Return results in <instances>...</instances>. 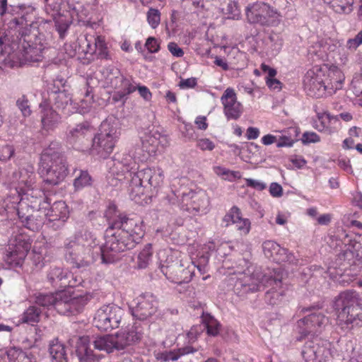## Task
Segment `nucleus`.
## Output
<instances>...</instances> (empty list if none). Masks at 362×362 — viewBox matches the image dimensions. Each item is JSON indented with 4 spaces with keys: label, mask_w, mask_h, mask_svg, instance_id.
Here are the masks:
<instances>
[{
    "label": "nucleus",
    "mask_w": 362,
    "mask_h": 362,
    "mask_svg": "<svg viewBox=\"0 0 362 362\" xmlns=\"http://www.w3.org/2000/svg\"><path fill=\"white\" fill-rule=\"evenodd\" d=\"M16 105L24 116L30 115L31 110L28 105V100L24 95L17 100Z\"/></svg>",
    "instance_id": "obj_49"
},
{
    "label": "nucleus",
    "mask_w": 362,
    "mask_h": 362,
    "mask_svg": "<svg viewBox=\"0 0 362 362\" xmlns=\"http://www.w3.org/2000/svg\"><path fill=\"white\" fill-rule=\"evenodd\" d=\"M144 235L142 228H107L105 245L102 247V262L114 263L119 259V253L133 248Z\"/></svg>",
    "instance_id": "obj_3"
},
{
    "label": "nucleus",
    "mask_w": 362,
    "mask_h": 362,
    "mask_svg": "<svg viewBox=\"0 0 362 362\" xmlns=\"http://www.w3.org/2000/svg\"><path fill=\"white\" fill-rule=\"evenodd\" d=\"M331 6L337 13H349L352 11L353 0H323Z\"/></svg>",
    "instance_id": "obj_35"
},
{
    "label": "nucleus",
    "mask_w": 362,
    "mask_h": 362,
    "mask_svg": "<svg viewBox=\"0 0 362 362\" xmlns=\"http://www.w3.org/2000/svg\"><path fill=\"white\" fill-rule=\"evenodd\" d=\"M78 243L74 242L67 247V253L70 257L86 266L95 262L100 255L102 247L96 243V240L90 238L83 241L78 239Z\"/></svg>",
    "instance_id": "obj_12"
},
{
    "label": "nucleus",
    "mask_w": 362,
    "mask_h": 362,
    "mask_svg": "<svg viewBox=\"0 0 362 362\" xmlns=\"http://www.w3.org/2000/svg\"><path fill=\"white\" fill-rule=\"evenodd\" d=\"M94 41L95 52H98V57L101 59H110L104 39L100 36H97L94 38Z\"/></svg>",
    "instance_id": "obj_45"
},
{
    "label": "nucleus",
    "mask_w": 362,
    "mask_h": 362,
    "mask_svg": "<svg viewBox=\"0 0 362 362\" xmlns=\"http://www.w3.org/2000/svg\"><path fill=\"white\" fill-rule=\"evenodd\" d=\"M136 89L138 90L139 95L142 97L145 100H150L151 99L152 95L150 90L145 86H136Z\"/></svg>",
    "instance_id": "obj_61"
},
{
    "label": "nucleus",
    "mask_w": 362,
    "mask_h": 362,
    "mask_svg": "<svg viewBox=\"0 0 362 362\" xmlns=\"http://www.w3.org/2000/svg\"><path fill=\"white\" fill-rule=\"evenodd\" d=\"M351 88L356 96L362 95V77L353 80Z\"/></svg>",
    "instance_id": "obj_60"
},
{
    "label": "nucleus",
    "mask_w": 362,
    "mask_h": 362,
    "mask_svg": "<svg viewBox=\"0 0 362 362\" xmlns=\"http://www.w3.org/2000/svg\"><path fill=\"white\" fill-rule=\"evenodd\" d=\"M320 141V137L315 132H305L303 134V141L304 143H317Z\"/></svg>",
    "instance_id": "obj_58"
},
{
    "label": "nucleus",
    "mask_w": 362,
    "mask_h": 362,
    "mask_svg": "<svg viewBox=\"0 0 362 362\" xmlns=\"http://www.w3.org/2000/svg\"><path fill=\"white\" fill-rule=\"evenodd\" d=\"M136 301V306L132 308V314L137 319L144 320L156 313L158 301L153 295L151 293L141 295Z\"/></svg>",
    "instance_id": "obj_21"
},
{
    "label": "nucleus",
    "mask_w": 362,
    "mask_h": 362,
    "mask_svg": "<svg viewBox=\"0 0 362 362\" xmlns=\"http://www.w3.org/2000/svg\"><path fill=\"white\" fill-rule=\"evenodd\" d=\"M362 322V308L360 305L344 307L337 316V323L342 329H349Z\"/></svg>",
    "instance_id": "obj_24"
},
{
    "label": "nucleus",
    "mask_w": 362,
    "mask_h": 362,
    "mask_svg": "<svg viewBox=\"0 0 362 362\" xmlns=\"http://www.w3.org/2000/svg\"><path fill=\"white\" fill-rule=\"evenodd\" d=\"M281 251H278L277 253L272 258V260L277 263L282 262H288L289 264H296L297 259L293 255V254L289 253L288 250L284 247H280V250Z\"/></svg>",
    "instance_id": "obj_40"
},
{
    "label": "nucleus",
    "mask_w": 362,
    "mask_h": 362,
    "mask_svg": "<svg viewBox=\"0 0 362 362\" xmlns=\"http://www.w3.org/2000/svg\"><path fill=\"white\" fill-rule=\"evenodd\" d=\"M362 44V30L360 31L354 38L349 39L346 42V47L355 51Z\"/></svg>",
    "instance_id": "obj_51"
},
{
    "label": "nucleus",
    "mask_w": 362,
    "mask_h": 362,
    "mask_svg": "<svg viewBox=\"0 0 362 362\" xmlns=\"http://www.w3.org/2000/svg\"><path fill=\"white\" fill-rule=\"evenodd\" d=\"M197 351L194 347L187 346L176 350L158 351L155 354V357L157 362H176L181 356Z\"/></svg>",
    "instance_id": "obj_27"
},
{
    "label": "nucleus",
    "mask_w": 362,
    "mask_h": 362,
    "mask_svg": "<svg viewBox=\"0 0 362 362\" xmlns=\"http://www.w3.org/2000/svg\"><path fill=\"white\" fill-rule=\"evenodd\" d=\"M124 314V310L116 305H103L96 310L93 323L99 330L110 331L122 324Z\"/></svg>",
    "instance_id": "obj_11"
},
{
    "label": "nucleus",
    "mask_w": 362,
    "mask_h": 362,
    "mask_svg": "<svg viewBox=\"0 0 362 362\" xmlns=\"http://www.w3.org/2000/svg\"><path fill=\"white\" fill-rule=\"evenodd\" d=\"M194 266H185L179 260L173 261L171 264L161 267V272L171 282L181 284L191 281L194 274Z\"/></svg>",
    "instance_id": "obj_18"
},
{
    "label": "nucleus",
    "mask_w": 362,
    "mask_h": 362,
    "mask_svg": "<svg viewBox=\"0 0 362 362\" xmlns=\"http://www.w3.org/2000/svg\"><path fill=\"white\" fill-rule=\"evenodd\" d=\"M119 134L115 126L108 121H103L100 132L93 139L91 153L102 158L107 157L113 151Z\"/></svg>",
    "instance_id": "obj_10"
},
{
    "label": "nucleus",
    "mask_w": 362,
    "mask_h": 362,
    "mask_svg": "<svg viewBox=\"0 0 362 362\" xmlns=\"http://www.w3.org/2000/svg\"><path fill=\"white\" fill-rule=\"evenodd\" d=\"M223 221L226 223V226L234 224L239 225L240 226H250L249 219L243 218L240 209L235 206H233L225 215Z\"/></svg>",
    "instance_id": "obj_31"
},
{
    "label": "nucleus",
    "mask_w": 362,
    "mask_h": 362,
    "mask_svg": "<svg viewBox=\"0 0 362 362\" xmlns=\"http://www.w3.org/2000/svg\"><path fill=\"white\" fill-rule=\"evenodd\" d=\"M168 49L176 57H181L184 54L183 50L175 42H170L168 45Z\"/></svg>",
    "instance_id": "obj_59"
},
{
    "label": "nucleus",
    "mask_w": 362,
    "mask_h": 362,
    "mask_svg": "<svg viewBox=\"0 0 362 362\" xmlns=\"http://www.w3.org/2000/svg\"><path fill=\"white\" fill-rule=\"evenodd\" d=\"M352 247L357 254L360 263L362 262V236H352Z\"/></svg>",
    "instance_id": "obj_48"
},
{
    "label": "nucleus",
    "mask_w": 362,
    "mask_h": 362,
    "mask_svg": "<svg viewBox=\"0 0 362 362\" xmlns=\"http://www.w3.org/2000/svg\"><path fill=\"white\" fill-rule=\"evenodd\" d=\"M246 186L253 188L258 191H262L267 187V185L260 180H255L252 178H245Z\"/></svg>",
    "instance_id": "obj_52"
},
{
    "label": "nucleus",
    "mask_w": 362,
    "mask_h": 362,
    "mask_svg": "<svg viewBox=\"0 0 362 362\" xmlns=\"http://www.w3.org/2000/svg\"><path fill=\"white\" fill-rule=\"evenodd\" d=\"M280 247L279 244L272 240L265 241L262 245L264 255L272 259L277 252L280 251Z\"/></svg>",
    "instance_id": "obj_46"
},
{
    "label": "nucleus",
    "mask_w": 362,
    "mask_h": 362,
    "mask_svg": "<svg viewBox=\"0 0 362 362\" xmlns=\"http://www.w3.org/2000/svg\"><path fill=\"white\" fill-rule=\"evenodd\" d=\"M336 229L330 233L327 243L337 253V266L343 267L341 281L349 284L358 274L361 263L352 247V235H349L344 228Z\"/></svg>",
    "instance_id": "obj_1"
},
{
    "label": "nucleus",
    "mask_w": 362,
    "mask_h": 362,
    "mask_svg": "<svg viewBox=\"0 0 362 362\" xmlns=\"http://www.w3.org/2000/svg\"><path fill=\"white\" fill-rule=\"evenodd\" d=\"M293 144V140L291 137L286 136H281L277 141V147L291 146Z\"/></svg>",
    "instance_id": "obj_64"
},
{
    "label": "nucleus",
    "mask_w": 362,
    "mask_h": 362,
    "mask_svg": "<svg viewBox=\"0 0 362 362\" xmlns=\"http://www.w3.org/2000/svg\"><path fill=\"white\" fill-rule=\"evenodd\" d=\"M43 193L33 186L21 193L8 195L3 202L5 210L14 209L20 218L28 219L29 214L40 208Z\"/></svg>",
    "instance_id": "obj_6"
},
{
    "label": "nucleus",
    "mask_w": 362,
    "mask_h": 362,
    "mask_svg": "<svg viewBox=\"0 0 362 362\" xmlns=\"http://www.w3.org/2000/svg\"><path fill=\"white\" fill-rule=\"evenodd\" d=\"M356 305H360L358 293L352 291H346L341 293L336 300V306L337 308L341 305L344 308L348 306L353 307Z\"/></svg>",
    "instance_id": "obj_34"
},
{
    "label": "nucleus",
    "mask_w": 362,
    "mask_h": 362,
    "mask_svg": "<svg viewBox=\"0 0 362 362\" xmlns=\"http://www.w3.org/2000/svg\"><path fill=\"white\" fill-rule=\"evenodd\" d=\"M203 327L207 329V334L211 336H216L219 333L220 325L218 321L211 315H206L204 317Z\"/></svg>",
    "instance_id": "obj_41"
},
{
    "label": "nucleus",
    "mask_w": 362,
    "mask_h": 362,
    "mask_svg": "<svg viewBox=\"0 0 362 362\" xmlns=\"http://www.w3.org/2000/svg\"><path fill=\"white\" fill-rule=\"evenodd\" d=\"M30 247V236L23 231V228H17L8 240L4 257V261L12 267L22 265Z\"/></svg>",
    "instance_id": "obj_7"
},
{
    "label": "nucleus",
    "mask_w": 362,
    "mask_h": 362,
    "mask_svg": "<svg viewBox=\"0 0 362 362\" xmlns=\"http://www.w3.org/2000/svg\"><path fill=\"white\" fill-rule=\"evenodd\" d=\"M141 334L133 330H122L115 334H106L97 337L92 341V344L97 350L111 353L115 350H123L132 343L139 340Z\"/></svg>",
    "instance_id": "obj_8"
},
{
    "label": "nucleus",
    "mask_w": 362,
    "mask_h": 362,
    "mask_svg": "<svg viewBox=\"0 0 362 362\" xmlns=\"http://www.w3.org/2000/svg\"><path fill=\"white\" fill-rule=\"evenodd\" d=\"M104 215L109 226H119L124 224L138 226L139 223V217L136 214H118L117 206L113 203L109 204Z\"/></svg>",
    "instance_id": "obj_23"
},
{
    "label": "nucleus",
    "mask_w": 362,
    "mask_h": 362,
    "mask_svg": "<svg viewBox=\"0 0 362 362\" xmlns=\"http://www.w3.org/2000/svg\"><path fill=\"white\" fill-rule=\"evenodd\" d=\"M106 83L116 90L113 95V100L119 101L127 98V96L136 89V86L131 78H125L117 69L105 68L103 70Z\"/></svg>",
    "instance_id": "obj_13"
},
{
    "label": "nucleus",
    "mask_w": 362,
    "mask_h": 362,
    "mask_svg": "<svg viewBox=\"0 0 362 362\" xmlns=\"http://www.w3.org/2000/svg\"><path fill=\"white\" fill-rule=\"evenodd\" d=\"M328 318L321 312L312 313L297 322L296 329L300 337L299 340L306 336L320 333L328 325Z\"/></svg>",
    "instance_id": "obj_15"
},
{
    "label": "nucleus",
    "mask_w": 362,
    "mask_h": 362,
    "mask_svg": "<svg viewBox=\"0 0 362 362\" xmlns=\"http://www.w3.org/2000/svg\"><path fill=\"white\" fill-rule=\"evenodd\" d=\"M91 177L86 171H80L78 175L76 177L74 181V186L76 190H80L91 185Z\"/></svg>",
    "instance_id": "obj_43"
},
{
    "label": "nucleus",
    "mask_w": 362,
    "mask_h": 362,
    "mask_svg": "<svg viewBox=\"0 0 362 362\" xmlns=\"http://www.w3.org/2000/svg\"><path fill=\"white\" fill-rule=\"evenodd\" d=\"M145 46L151 53H156L159 50V44L155 37H149L146 42Z\"/></svg>",
    "instance_id": "obj_55"
},
{
    "label": "nucleus",
    "mask_w": 362,
    "mask_h": 362,
    "mask_svg": "<svg viewBox=\"0 0 362 362\" xmlns=\"http://www.w3.org/2000/svg\"><path fill=\"white\" fill-rule=\"evenodd\" d=\"M344 75L337 67H314L305 74L303 85L308 95L320 98L332 95L342 88Z\"/></svg>",
    "instance_id": "obj_2"
},
{
    "label": "nucleus",
    "mask_w": 362,
    "mask_h": 362,
    "mask_svg": "<svg viewBox=\"0 0 362 362\" xmlns=\"http://www.w3.org/2000/svg\"><path fill=\"white\" fill-rule=\"evenodd\" d=\"M286 276V273L280 267L272 269V274H269V281L267 282V286L265 287H270L269 290L265 294V300L270 305H278L285 296L288 286L283 283V279Z\"/></svg>",
    "instance_id": "obj_14"
},
{
    "label": "nucleus",
    "mask_w": 362,
    "mask_h": 362,
    "mask_svg": "<svg viewBox=\"0 0 362 362\" xmlns=\"http://www.w3.org/2000/svg\"><path fill=\"white\" fill-rule=\"evenodd\" d=\"M40 170L45 182L49 185H58L65 179L68 174V165L59 143L52 142L43 151Z\"/></svg>",
    "instance_id": "obj_4"
},
{
    "label": "nucleus",
    "mask_w": 362,
    "mask_h": 362,
    "mask_svg": "<svg viewBox=\"0 0 362 362\" xmlns=\"http://www.w3.org/2000/svg\"><path fill=\"white\" fill-rule=\"evenodd\" d=\"M246 137L247 139H256L259 136V130L257 127H250L246 131Z\"/></svg>",
    "instance_id": "obj_62"
},
{
    "label": "nucleus",
    "mask_w": 362,
    "mask_h": 362,
    "mask_svg": "<svg viewBox=\"0 0 362 362\" xmlns=\"http://www.w3.org/2000/svg\"><path fill=\"white\" fill-rule=\"evenodd\" d=\"M197 146L202 151H212L215 148V144L209 139L204 138L197 140Z\"/></svg>",
    "instance_id": "obj_53"
},
{
    "label": "nucleus",
    "mask_w": 362,
    "mask_h": 362,
    "mask_svg": "<svg viewBox=\"0 0 362 362\" xmlns=\"http://www.w3.org/2000/svg\"><path fill=\"white\" fill-rule=\"evenodd\" d=\"M61 291L56 293H36L34 295L35 303L42 307L49 308L51 306L58 311L57 303H61Z\"/></svg>",
    "instance_id": "obj_29"
},
{
    "label": "nucleus",
    "mask_w": 362,
    "mask_h": 362,
    "mask_svg": "<svg viewBox=\"0 0 362 362\" xmlns=\"http://www.w3.org/2000/svg\"><path fill=\"white\" fill-rule=\"evenodd\" d=\"M59 115L49 106H45L42 111V127L49 131L54 129L60 122Z\"/></svg>",
    "instance_id": "obj_30"
},
{
    "label": "nucleus",
    "mask_w": 362,
    "mask_h": 362,
    "mask_svg": "<svg viewBox=\"0 0 362 362\" xmlns=\"http://www.w3.org/2000/svg\"><path fill=\"white\" fill-rule=\"evenodd\" d=\"M90 132V127L86 123L76 125L69 133V137L73 141L79 140Z\"/></svg>",
    "instance_id": "obj_38"
},
{
    "label": "nucleus",
    "mask_w": 362,
    "mask_h": 362,
    "mask_svg": "<svg viewBox=\"0 0 362 362\" xmlns=\"http://www.w3.org/2000/svg\"><path fill=\"white\" fill-rule=\"evenodd\" d=\"M177 193L178 194L172 192L166 197V199L170 204H182V206L184 207L185 206H183V204L182 203V193L180 192H177Z\"/></svg>",
    "instance_id": "obj_56"
},
{
    "label": "nucleus",
    "mask_w": 362,
    "mask_h": 362,
    "mask_svg": "<svg viewBox=\"0 0 362 362\" xmlns=\"http://www.w3.org/2000/svg\"><path fill=\"white\" fill-rule=\"evenodd\" d=\"M147 21L151 28H157L160 21V16L158 10L150 8L147 13Z\"/></svg>",
    "instance_id": "obj_47"
},
{
    "label": "nucleus",
    "mask_w": 362,
    "mask_h": 362,
    "mask_svg": "<svg viewBox=\"0 0 362 362\" xmlns=\"http://www.w3.org/2000/svg\"><path fill=\"white\" fill-rule=\"evenodd\" d=\"M245 14L249 23L262 26L276 27L281 23V13L263 1L249 4L246 7Z\"/></svg>",
    "instance_id": "obj_9"
},
{
    "label": "nucleus",
    "mask_w": 362,
    "mask_h": 362,
    "mask_svg": "<svg viewBox=\"0 0 362 362\" xmlns=\"http://www.w3.org/2000/svg\"><path fill=\"white\" fill-rule=\"evenodd\" d=\"M8 182L13 188L12 194L21 193L27 189L35 186V173L34 167L31 165H26L19 168L17 170L8 176Z\"/></svg>",
    "instance_id": "obj_17"
},
{
    "label": "nucleus",
    "mask_w": 362,
    "mask_h": 362,
    "mask_svg": "<svg viewBox=\"0 0 362 362\" xmlns=\"http://www.w3.org/2000/svg\"><path fill=\"white\" fill-rule=\"evenodd\" d=\"M76 354L79 362H92L94 361L95 355L90 347L89 337L83 336L78 339L76 345Z\"/></svg>",
    "instance_id": "obj_28"
},
{
    "label": "nucleus",
    "mask_w": 362,
    "mask_h": 362,
    "mask_svg": "<svg viewBox=\"0 0 362 362\" xmlns=\"http://www.w3.org/2000/svg\"><path fill=\"white\" fill-rule=\"evenodd\" d=\"M11 52L9 40L4 29L0 28V62H3Z\"/></svg>",
    "instance_id": "obj_39"
},
{
    "label": "nucleus",
    "mask_w": 362,
    "mask_h": 362,
    "mask_svg": "<svg viewBox=\"0 0 362 362\" xmlns=\"http://www.w3.org/2000/svg\"><path fill=\"white\" fill-rule=\"evenodd\" d=\"M223 112L228 119H238L243 113L242 104L238 101L236 93L228 88L221 98Z\"/></svg>",
    "instance_id": "obj_22"
},
{
    "label": "nucleus",
    "mask_w": 362,
    "mask_h": 362,
    "mask_svg": "<svg viewBox=\"0 0 362 362\" xmlns=\"http://www.w3.org/2000/svg\"><path fill=\"white\" fill-rule=\"evenodd\" d=\"M302 355L307 362H325L331 355L329 344L321 339L315 338L305 343Z\"/></svg>",
    "instance_id": "obj_19"
},
{
    "label": "nucleus",
    "mask_w": 362,
    "mask_h": 362,
    "mask_svg": "<svg viewBox=\"0 0 362 362\" xmlns=\"http://www.w3.org/2000/svg\"><path fill=\"white\" fill-rule=\"evenodd\" d=\"M269 193L273 197H281L283 195V188L277 182H272L269 186Z\"/></svg>",
    "instance_id": "obj_57"
},
{
    "label": "nucleus",
    "mask_w": 362,
    "mask_h": 362,
    "mask_svg": "<svg viewBox=\"0 0 362 362\" xmlns=\"http://www.w3.org/2000/svg\"><path fill=\"white\" fill-rule=\"evenodd\" d=\"M49 351L55 362H67L65 346L57 339L50 342Z\"/></svg>",
    "instance_id": "obj_33"
},
{
    "label": "nucleus",
    "mask_w": 362,
    "mask_h": 362,
    "mask_svg": "<svg viewBox=\"0 0 362 362\" xmlns=\"http://www.w3.org/2000/svg\"><path fill=\"white\" fill-rule=\"evenodd\" d=\"M317 121L315 122V129L327 135L337 132L340 126L338 116L332 115L327 112L317 113Z\"/></svg>",
    "instance_id": "obj_26"
},
{
    "label": "nucleus",
    "mask_w": 362,
    "mask_h": 362,
    "mask_svg": "<svg viewBox=\"0 0 362 362\" xmlns=\"http://www.w3.org/2000/svg\"><path fill=\"white\" fill-rule=\"evenodd\" d=\"M152 257V250H151V245L148 244L145 246V247L140 252L138 255V266L139 268L144 269L146 268Z\"/></svg>",
    "instance_id": "obj_44"
},
{
    "label": "nucleus",
    "mask_w": 362,
    "mask_h": 362,
    "mask_svg": "<svg viewBox=\"0 0 362 362\" xmlns=\"http://www.w3.org/2000/svg\"><path fill=\"white\" fill-rule=\"evenodd\" d=\"M14 154V148L8 144L4 145L0 148V160L6 161Z\"/></svg>",
    "instance_id": "obj_50"
},
{
    "label": "nucleus",
    "mask_w": 362,
    "mask_h": 362,
    "mask_svg": "<svg viewBox=\"0 0 362 362\" xmlns=\"http://www.w3.org/2000/svg\"><path fill=\"white\" fill-rule=\"evenodd\" d=\"M66 276L67 272L64 271L63 269L59 267H53L49 271L47 278L52 284L57 285L59 282L65 279Z\"/></svg>",
    "instance_id": "obj_42"
},
{
    "label": "nucleus",
    "mask_w": 362,
    "mask_h": 362,
    "mask_svg": "<svg viewBox=\"0 0 362 362\" xmlns=\"http://www.w3.org/2000/svg\"><path fill=\"white\" fill-rule=\"evenodd\" d=\"M41 310L35 306L29 307L23 314L21 319L23 323L33 325L40 320Z\"/></svg>",
    "instance_id": "obj_36"
},
{
    "label": "nucleus",
    "mask_w": 362,
    "mask_h": 362,
    "mask_svg": "<svg viewBox=\"0 0 362 362\" xmlns=\"http://www.w3.org/2000/svg\"><path fill=\"white\" fill-rule=\"evenodd\" d=\"M197 85V80L195 78H189L185 80H182L180 82L179 86L182 88H194Z\"/></svg>",
    "instance_id": "obj_63"
},
{
    "label": "nucleus",
    "mask_w": 362,
    "mask_h": 362,
    "mask_svg": "<svg viewBox=\"0 0 362 362\" xmlns=\"http://www.w3.org/2000/svg\"><path fill=\"white\" fill-rule=\"evenodd\" d=\"M55 103L58 108L62 109L68 114L73 112L71 109L72 100L71 97L64 92H60L56 95Z\"/></svg>",
    "instance_id": "obj_37"
},
{
    "label": "nucleus",
    "mask_w": 362,
    "mask_h": 362,
    "mask_svg": "<svg viewBox=\"0 0 362 362\" xmlns=\"http://www.w3.org/2000/svg\"><path fill=\"white\" fill-rule=\"evenodd\" d=\"M182 203L187 207V210L192 209L196 211H203L206 209L209 200L204 191L189 190L182 192Z\"/></svg>",
    "instance_id": "obj_25"
},
{
    "label": "nucleus",
    "mask_w": 362,
    "mask_h": 362,
    "mask_svg": "<svg viewBox=\"0 0 362 362\" xmlns=\"http://www.w3.org/2000/svg\"><path fill=\"white\" fill-rule=\"evenodd\" d=\"M8 362H36L37 358L30 353L11 348L6 351Z\"/></svg>",
    "instance_id": "obj_32"
},
{
    "label": "nucleus",
    "mask_w": 362,
    "mask_h": 362,
    "mask_svg": "<svg viewBox=\"0 0 362 362\" xmlns=\"http://www.w3.org/2000/svg\"><path fill=\"white\" fill-rule=\"evenodd\" d=\"M61 303H58V313L62 315L78 313L92 298V296L86 293L84 294L71 296L67 291H61Z\"/></svg>",
    "instance_id": "obj_20"
},
{
    "label": "nucleus",
    "mask_w": 362,
    "mask_h": 362,
    "mask_svg": "<svg viewBox=\"0 0 362 362\" xmlns=\"http://www.w3.org/2000/svg\"><path fill=\"white\" fill-rule=\"evenodd\" d=\"M164 179L163 171L159 168H147L137 171L131 179L129 195L135 202H139L141 196H153L161 187Z\"/></svg>",
    "instance_id": "obj_5"
},
{
    "label": "nucleus",
    "mask_w": 362,
    "mask_h": 362,
    "mask_svg": "<svg viewBox=\"0 0 362 362\" xmlns=\"http://www.w3.org/2000/svg\"><path fill=\"white\" fill-rule=\"evenodd\" d=\"M204 327L202 325H194L191 327L190 330L187 333V337L189 341H195L198 336L202 333Z\"/></svg>",
    "instance_id": "obj_54"
},
{
    "label": "nucleus",
    "mask_w": 362,
    "mask_h": 362,
    "mask_svg": "<svg viewBox=\"0 0 362 362\" xmlns=\"http://www.w3.org/2000/svg\"><path fill=\"white\" fill-rule=\"evenodd\" d=\"M272 269H268L264 272L260 269H256L252 274H244L238 278L235 284L236 290L242 291L243 293L248 292H256L267 286L269 281V274H272Z\"/></svg>",
    "instance_id": "obj_16"
}]
</instances>
